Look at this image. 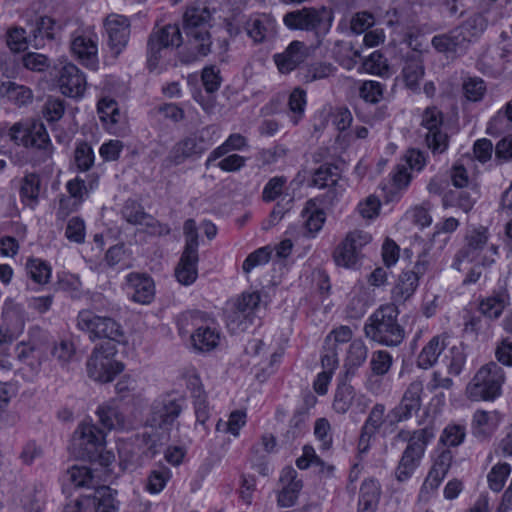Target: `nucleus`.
I'll return each instance as SVG.
<instances>
[{
  "instance_id": "obj_42",
  "label": "nucleus",
  "mask_w": 512,
  "mask_h": 512,
  "mask_svg": "<svg viewBox=\"0 0 512 512\" xmlns=\"http://www.w3.org/2000/svg\"><path fill=\"white\" fill-rule=\"evenodd\" d=\"M333 259L337 266L345 268H355L362 259V256L352 250L350 244L343 240L334 250Z\"/></svg>"
},
{
  "instance_id": "obj_21",
  "label": "nucleus",
  "mask_w": 512,
  "mask_h": 512,
  "mask_svg": "<svg viewBox=\"0 0 512 512\" xmlns=\"http://www.w3.org/2000/svg\"><path fill=\"white\" fill-rule=\"evenodd\" d=\"M98 37L90 30H76L71 36V51L87 66L97 63Z\"/></svg>"
},
{
  "instance_id": "obj_51",
  "label": "nucleus",
  "mask_w": 512,
  "mask_h": 512,
  "mask_svg": "<svg viewBox=\"0 0 512 512\" xmlns=\"http://www.w3.org/2000/svg\"><path fill=\"white\" fill-rule=\"evenodd\" d=\"M354 394V388L351 385L345 383L339 385L335 392L333 409L340 414L346 413L352 404Z\"/></svg>"
},
{
  "instance_id": "obj_53",
  "label": "nucleus",
  "mask_w": 512,
  "mask_h": 512,
  "mask_svg": "<svg viewBox=\"0 0 512 512\" xmlns=\"http://www.w3.org/2000/svg\"><path fill=\"white\" fill-rule=\"evenodd\" d=\"M171 476V471L164 466H160L150 472L147 479V490L150 493H159L165 487Z\"/></svg>"
},
{
  "instance_id": "obj_34",
  "label": "nucleus",
  "mask_w": 512,
  "mask_h": 512,
  "mask_svg": "<svg viewBox=\"0 0 512 512\" xmlns=\"http://www.w3.org/2000/svg\"><path fill=\"white\" fill-rule=\"evenodd\" d=\"M41 191V179L36 173L26 174L20 181L19 194L21 202L31 208L38 204Z\"/></svg>"
},
{
  "instance_id": "obj_60",
  "label": "nucleus",
  "mask_w": 512,
  "mask_h": 512,
  "mask_svg": "<svg viewBox=\"0 0 512 512\" xmlns=\"http://www.w3.org/2000/svg\"><path fill=\"white\" fill-rule=\"evenodd\" d=\"M487 27V20L481 14H476L468 18L461 26L457 29L462 30V34L468 36L470 41L471 37L477 36L482 33Z\"/></svg>"
},
{
  "instance_id": "obj_19",
  "label": "nucleus",
  "mask_w": 512,
  "mask_h": 512,
  "mask_svg": "<svg viewBox=\"0 0 512 512\" xmlns=\"http://www.w3.org/2000/svg\"><path fill=\"white\" fill-rule=\"evenodd\" d=\"M261 296L259 292H246L237 298L234 303L235 310L228 316V326L237 323V328L244 331L253 321V314L259 307Z\"/></svg>"
},
{
  "instance_id": "obj_55",
  "label": "nucleus",
  "mask_w": 512,
  "mask_h": 512,
  "mask_svg": "<svg viewBox=\"0 0 512 512\" xmlns=\"http://www.w3.org/2000/svg\"><path fill=\"white\" fill-rule=\"evenodd\" d=\"M123 218L134 225L144 223V220L149 216L145 213L141 204L135 200H127L122 208Z\"/></svg>"
},
{
  "instance_id": "obj_43",
  "label": "nucleus",
  "mask_w": 512,
  "mask_h": 512,
  "mask_svg": "<svg viewBox=\"0 0 512 512\" xmlns=\"http://www.w3.org/2000/svg\"><path fill=\"white\" fill-rule=\"evenodd\" d=\"M64 24L55 21L50 17H40L36 23V27L33 30V37L35 46H38L37 40L40 37L43 39L44 37L48 39L56 38L57 34L63 29Z\"/></svg>"
},
{
  "instance_id": "obj_16",
  "label": "nucleus",
  "mask_w": 512,
  "mask_h": 512,
  "mask_svg": "<svg viewBox=\"0 0 512 512\" xmlns=\"http://www.w3.org/2000/svg\"><path fill=\"white\" fill-rule=\"evenodd\" d=\"M422 393V381H412L405 390L400 403L387 414L389 424L394 426L399 422L410 419L414 414H416L421 407Z\"/></svg>"
},
{
  "instance_id": "obj_6",
  "label": "nucleus",
  "mask_w": 512,
  "mask_h": 512,
  "mask_svg": "<svg viewBox=\"0 0 512 512\" xmlns=\"http://www.w3.org/2000/svg\"><path fill=\"white\" fill-rule=\"evenodd\" d=\"M76 326L86 333L91 341L106 338L109 342L121 343L124 331L120 323L109 316H100L89 309L79 311Z\"/></svg>"
},
{
  "instance_id": "obj_37",
  "label": "nucleus",
  "mask_w": 512,
  "mask_h": 512,
  "mask_svg": "<svg viewBox=\"0 0 512 512\" xmlns=\"http://www.w3.org/2000/svg\"><path fill=\"white\" fill-rule=\"evenodd\" d=\"M445 348L444 339L434 336L421 350L417 357V366L422 369H429L435 365L439 356Z\"/></svg>"
},
{
  "instance_id": "obj_44",
  "label": "nucleus",
  "mask_w": 512,
  "mask_h": 512,
  "mask_svg": "<svg viewBox=\"0 0 512 512\" xmlns=\"http://www.w3.org/2000/svg\"><path fill=\"white\" fill-rule=\"evenodd\" d=\"M26 270L30 278L41 285L48 283L52 273L51 266L39 258H29L26 263Z\"/></svg>"
},
{
  "instance_id": "obj_12",
  "label": "nucleus",
  "mask_w": 512,
  "mask_h": 512,
  "mask_svg": "<svg viewBox=\"0 0 512 512\" xmlns=\"http://www.w3.org/2000/svg\"><path fill=\"white\" fill-rule=\"evenodd\" d=\"M183 42L180 28L176 24L165 25L153 30L147 41V65L154 70L162 58V52L168 48H178Z\"/></svg>"
},
{
  "instance_id": "obj_15",
  "label": "nucleus",
  "mask_w": 512,
  "mask_h": 512,
  "mask_svg": "<svg viewBox=\"0 0 512 512\" xmlns=\"http://www.w3.org/2000/svg\"><path fill=\"white\" fill-rule=\"evenodd\" d=\"M248 0H218V13L215 16V25H222L232 38L238 36L245 29L247 17L240 6Z\"/></svg>"
},
{
  "instance_id": "obj_61",
  "label": "nucleus",
  "mask_w": 512,
  "mask_h": 512,
  "mask_svg": "<svg viewBox=\"0 0 512 512\" xmlns=\"http://www.w3.org/2000/svg\"><path fill=\"white\" fill-rule=\"evenodd\" d=\"M465 427L459 424L448 425L441 436V441L446 446H459L465 439Z\"/></svg>"
},
{
  "instance_id": "obj_30",
  "label": "nucleus",
  "mask_w": 512,
  "mask_h": 512,
  "mask_svg": "<svg viewBox=\"0 0 512 512\" xmlns=\"http://www.w3.org/2000/svg\"><path fill=\"white\" fill-rule=\"evenodd\" d=\"M282 488L278 494V504L282 507H291L295 504L302 489V481L297 479V471L291 467L282 470L280 476Z\"/></svg>"
},
{
  "instance_id": "obj_49",
  "label": "nucleus",
  "mask_w": 512,
  "mask_h": 512,
  "mask_svg": "<svg viewBox=\"0 0 512 512\" xmlns=\"http://www.w3.org/2000/svg\"><path fill=\"white\" fill-rule=\"evenodd\" d=\"M508 122H512V100L491 118L487 126V133L495 135L505 131L509 126Z\"/></svg>"
},
{
  "instance_id": "obj_36",
  "label": "nucleus",
  "mask_w": 512,
  "mask_h": 512,
  "mask_svg": "<svg viewBox=\"0 0 512 512\" xmlns=\"http://www.w3.org/2000/svg\"><path fill=\"white\" fill-rule=\"evenodd\" d=\"M368 355V348L361 338L351 341L349 344L344 367L347 375H354L355 371L363 365Z\"/></svg>"
},
{
  "instance_id": "obj_46",
  "label": "nucleus",
  "mask_w": 512,
  "mask_h": 512,
  "mask_svg": "<svg viewBox=\"0 0 512 512\" xmlns=\"http://www.w3.org/2000/svg\"><path fill=\"white\" fill-rule=\"evenodd\" d=\"M306 91L296 87L289 95L288 107L292 113L290 120L293 125H297L302 119L306 107Z\"/></svg>"
},
{
  "instance_id": "obj_32",
  "label": "nucleus",
  "mask_w": 512,
  "mask_h": 512,
  "mask_svg": "<svg viewBox=\"0 0 512 512\" xmlns=\"http://www.w3.org/2000/svg\"><path fill=\"white\" fill-rule=\"evenodd\" d=\"M419 277L410 270L403 271L398 282L392 290V299L394 304L404 303L409 299L416 291L419 285Z\"/></svg>"
},
{
  "instance_id": "obj_24",
  "label": "nucleus",
  "mask_w": 512,
  "mask_h": 512,
  "mask_svg": "<svg viewBox=\"0 0 512 512\" xmlns=\"http://www.w3.org/2000/svg\"><path fill=\"white\" fill-rule=\"evenodd\" d=\"M126 289L130 299L139 304H149L154 299L153 279L141 273H129L126 276Z\"/></svg>"
},
{
  "instance_id": "obj_47",
  "label": "nucleus",
  "mask_w": 512,
  "mask_h": 512,
  "mask_svg": "<svg viewBox=\"0 0 512 512\" xmlns=\"http://www.w3.org/2000/svg\"><path fill=\"white\" fill-rule=\"evenodd\" d=\"M385 411L386 408L384 404H375L370 410L368 417L362 426V429L373 434L379 432L380 429L386 425L387 421L389 422V419L385 417ZM388 425L391 426L389 423Z\"/></svg>"
},
{
  "instance_id": "obj_57",
  "label": "nucleus",
  "mask_w": 512,
  "mask_h": 512,
  "mask_svg": "<svg viewBox=\"0 0 512 512\" xmlns=\"http://www.w3.org/2000/svg\"><path fill=\"white\" fill-rule=\"evenodd\" d=\"M510 472L511 467L507 463L495 465L487 476L489 487L493 491L499 492L503 488Z\"/></svg>"
},
{
  "instance_id": "obj_27",
  "label": "nucleus",
  "mask_w": 512,
  "mask_h": 512,
  "mask_svg": "<svg viewBox=\"0 0 512 512\" xmlns=\"http://www.w3.org/2000/svg\"><path fill=\"white\" fill-rule=\"evenodd\" d=\"M425 74L421 53L417 50L409 51L403 59L401 76L405 86L413 92L419 91V82Z\"/></svg>"
},
{
  "instance_id": "obj_56",
  "label": "nucleus",
  "mask_w": 512,
  "mask_h": 512,
  "mask_svg": "<svg viewBox=\"0 0 512 512\" xmlns=\"http://www.w3.org/2000/svg\"><path fill=\"white\" fill-rule=\"evenodd\" d=\"M384 85L378 81H364L359 88L360 97L366 102L378 103L383 98Z\"/></svg>"
},
{
  "instance_id": "obj_8",
  "label": "nucleus",
  "mask_w": 512,
  "mask_h": 512,
  "mask_svg": "<svg viewBox=\"0 0 512 512\" xmlns=\"http://www.w3.org/2000/svg\"><path fill=\"white\" fill-rule=\"evenodd\" d=\"M116 354L114 343L96 346L86 363L88 376L100 383L111 382L124 369V365L115 359Z\"/></svg>"
},
{
  "instance_id": "obj_45",
  "label": "nucleus",
  "mask_w": 512,
  "mask_h": 512,
  "mask_svg": "<svg viewBox=\"0 0 512 512\" xmlns=\"http://www.w3.org/2000/svg\"><path fill=\"white\" fill-rule=\"evenodd\" d=\"M393 365V357L386 350H376L372 352L369 361L371 376H384L386 375Z\"/></svg>"
},
{
  "instance_id": "obj_11",
  "label": "nucleus",
  "mask_w": 512,
  "mask_h": 512,
  "mask_svg": "<svg viewBox=\"0 0 512 512\" xmlns=\"http://www.w3.org/2000/svg\"><path fill=\"white\" fill-rule=\"evenodd\" d=\"M105 444L104 432L95 424L83 421L73 432L70 449L76 457L84 460L97 456V451Z\"/></svg>"
},
{
  "instance_id": "obj_22",
  "label": "nucleus",
  "mask_w": 512,
  "mask_h": 512,
  "mask_svg": "<svg viewBox=\"0 0 512 512\" xmlns=\"http://www.w3.org/2000/svg\"><path fill=\"white\" fill-rule=\"evenodd\" d=\"M433 47L447 58L454 59L463 55L468 48V36L462 34L461 29H453L446 34L436 35L432 38Z\"/></svg>"
},
{
  "instance_id": "obj_20",
  "label": "nucleus",
  "mask_w": 512,
  "mask_h": 512,
  "mask_svg": "<svg viewBox=\"0 0 512 512\" xmlns=\"http://www.w3.org/2000/svg\"><path fill=\"white\" fill-rule=\"evenodd\" d=\"M415 439L416 441L413 440L406 446L395 469V478L399 482H405L412 477L424 456L427 444L419 443V435Z\"/></svg>"
},
{
  "instance_id": "obj_50",
  "label": "nucleus",
  "mask_w": 512,
  "mask_h": 512,
  "mask_svg": "<svg viewBox=\"0 0 512 512\" xmlns=\"http://www.w3.org/2000/svg\"><path fill=\"white\" fill-rule=\"evenodd\" d=\"M95 154L87 142H78L74 150V163L79 171H88L93 165Z\"/></svg>"
},
{
  "instance_id": "obj_48",
  "label": "nucleus",
  "mask_w": 512,
  "mask_h": 512,
  "mask_svg": "<svg viewBox=\"0 0 512 512\" xmlns=\"http://www.w3.org/2000/svg\"><path fill=\"white\" fill-rule=\"evenodd\" d=\"M447 371L450 375L458 376L461 374L466 363V354L463 347L453 346L444 356Z\"/></svg>"
},
{
  "instance_id": "obj_28",
  "label": "nucleus",
  "mask_w": 512,
  "mask_h": 512,
  "mask_svg": "<svg viewBox=\"0 0 512 512\" xmlns=\"http://www.w3.org/2000/svg\"><path fill=\"white\" fill-rule=\"evenodd\" d=\"M307 55L306 45L300 41H293L284 52L274 55V61L281 73L288 74L303 63Z\"/></svg>"
},
{
  "instance_id": "obj_1",
  "label": "nucleus",
  "mask_w": 512,
  "mask_h": 512,
  "mask_svg": "<svg viewBox=\"0 0 512 512\" xmlns=\"http://www.w3.org/2000/svg\"><path fill=\"white\" fill-rule=\"evenodd\" d=\"M218 0H196L187 5L183 14V29L195 56H207L211 51L209 28L215 25Z\"/></svg>"
},
{
  "instance_id": "obj_54",
  "label": "nucleus",
  "mask_w": 512,
  "mask_h": 512,
  "mask_svg": "<svg viewBox=\"0 0 512 512\" xmlns=\"http://www.w3.org/2000/svg\"><path fill=\"white\" fill-rule=\"evenodd\" d=\"M463 92L469 101L478 102L486 93L485 82L481 78L470 77L463 82Z\"/></svg>"
},
{
  "instance_id": "obj_4",
  "label": "nucleus",
  "mask_w": 512,
  "mask_h": 512,
  "mask_svg": "<svg viewBox=\"0 0 512 512\" xmlns=\"http://www.w3.org/2000/svg\"><path fill=\"white\" fill-rule=\"evenodd\" d=\"M332 21L333 15L326 7H304L288 12L283 17L288 29L312 32L318 43L330 31Z\"/></svg>"
},
{
  "instance_id": "obj_38",
  "label": "nucleus",
  "mask_w": 512,
  "mask_h": 512,
  "mask_svg": "<svg viewBox=\"0 0 512 512\" xmlns=\"http://www.w3.org/2000/svg\"><path fill=\"white\" fill-rule=\"evenodd\" d=\"M0 96L7 97L19 106L26 105L33 99V93L30 88L12 81L0 83Z\"/></svg>"
},
{
  "instance_id": "obj_13",
  "label": "nucleus",
  "mask_w": 512,
  "mask_h": 512,
  "mask_svg": "<svg viewBox=\"0 0 512 512\" xmlns=\"http://www.w3.org/2000/svg\"><path fill=\"white\" fill-rule=\"evenodd\" d=\"M184 399L174 395H163L155 399L150 407L147 424L151 427L170 430L183 410Z\"/></svg>"
},
{
  "instance_id": "obj_17",
  "label": "nucleus",
  "mask_w": 512,
  "mask_h": 512,
  "mask_svg": "<svg viewBox=\"0 0 512 512\" xmlns=\"http://www.w3.org/2000/svg\"><path fill=\"white\" fill-rule=\"evenodd\" d=\"M110 52L118 57L130 38V20L123 15L109 14L103 22Z\"/></svg>"
},
{
  "instance_id": "obj_52",
  "label": "nucleus",
  "mask_w": 512,
  "mask_h": 512,
  "mask_svg": "<svg viewBox=\"0 0 512 512\" xmlns=\"http://www.w3.org/2000/svg\"><path fill=\"white\" fill-rule=\"evenodd\" d=\"M16 355L20 362L37 371L40 367V353L30 344L20 343L16 346Z\"/></svg>"
},
{
  "instance_id": "obj_7",
  "label": "nucleus",
  "mask_w": 512,
  "mask_h": 512,
  "mask_svg": "<svg viewBox=\"0 0 512 512\" xmlns=\"http://www.w3.org/2000/svg\"><path fill=\"white\" fill-rule=\"evenodd\" d=\"M9 137L17 145L39 151L43 160L52 155L51 140L45 125L40 121L27 120L15 123L9 129Z\"/></svg>"
},
{
  "instance_id": "obj_18",
  "label": "nucleus",
  "mask_w": 512,
  "mask_h": 512,
  "mask_svg": "<svg viewBox=\"0 0 512 512\" xmlns=\"http://www.w3.org/2000/svg\"><path fill=\"white\" fill-rule=\"evenodd\" d=\"M0 325V344L12 343L24 330L23 310L12 300L4 302Z\"/></svg>"
},
{
  "instance_id": "obj_35",
  "label": "nucleus",
  "mask_w": 512,
  "mask_h": 512,
  "mask_svg": "<svg viewBox=\"0 0 512 512\" xmlns=\"http://www.w3.org/2000/svg\"><path fill=\"white\" fill-rule=\"evenodd\" d=\"M198 253L187 254L183 251L180 261L175 268V277L183 285H191L197 278Z\"/></svg>"
},
{
  "instance_id": "obj_9",
  "label": "nucleus",
  "mask_w": 512,
  "mask_h": 512,
  "mask_svg": "<svg viewBox=\"0 0 512 512\" xmlns=\"http://www.w3.org/2000/svg\"><path fill=\"white\" fill-rule=\"evenodd\" d=\"M213 144L209 137V128H204L196 133L181 139L173 145L169 154L163 160V166L170 168L183 164L188 159H197Z\"/></svg>"
},
{
  "instance_id": "obj_10",
  "label": "nucleus",
  "mask_w": 512,
  "mask_h": 512,
  "mask_svg": "<svg viewBox=\"0 0 512 512\" xmlns=\"http://www.w3.org/2000/svg\"><path fill=\"white\" fill-rule=\"evenodd\" d=\"M117 491L108 486H99L91 494L79 496L65 506L64 512H117L120 502Z\"/></svg>"
},
{
  "instance_id": "obj_2",
  "label": "nucleus",
  "mask_w": 512,
  "mask_h": 512,
  "mask_svg": "<svg viewBox=\"0 0 512 512\" xmlns=\"http://www.w3.org/2000/svg\"><path fill=\"white\" fill-rule=\"evenodd\" d=\"M398 315L396 304L381 305L367 318L363 327L365 337L380 345L398 346L405 338L404 328L398 323Z\"/></svg>"
},
{
  "instance_id": "obj_29",
  "label": "nucleus",
  "mask_w": 512,
  "mask_h": 512,
  "mask_svg": "<svg viewBox=\"0 0 512 512\" xmlns=\"http://www.w3.org/2000/svg\"><path fill=\"white\" fill-rule=\"evenodd\" d=\"M479 197L480 192L477 185L458 190H449L442 198V205L444 208L456 207L464 213H468L473 209Z\"/></svg>"
},
{
  "instance_id": "obj_40",
  "label": "nucleus",
  "mask_w": 512,
  "mask_h": 512,
  "mask_svg": "<svg viewBox=\"0 0 512 512\" xmlns=\"http://www.w3.org/2000/svg\"><path fill=\"white\" fill-rule=\"evenodd\" d=\"M97 415L101 425L107 429H123L125 427V417L118 407L112 404H105L98 408Z\"/></svg>"
},
{
  "instance_id": "obj_14",
  "label": "nucleus",
  "mask_w": 512,
  "mask_h": 512,
  "mask_svg": "<svg viewBox=\"0 0 512 512\" xmlns=\"http://www.w3.org/2000/svg\"><path fill=\"white\" fill-rule=\"evenodd\" d=\"M443 114L436 107H427L421 120V126L427 130L425 142L434 155L442 154L448 148V135L442 131Z\"/></svg>"
},
{
  "instance_id": "obj_63",
  "label": "nucleus",
  "mask_w": 512,
  "mask_h": 512,
  "mask_svg": "<svg viewBox=\"0 0 512 512\" xmlns=\"http://www.w3.org/2000/svg\"><path fill=\"white\" fill-rule=\"evenodd\" d=\"M344 240L346 244H350L352 250L358 252L363 257L362 250L371 242L372 237L364 230L355 229L347 233Z\"/></svg>"
},
{
  "instance_id": "obj_59",
  "label": "nucleus",
  "mask_w": 512,
  "mask_h": 512,
  "mask_svg": "<svg viewBox=\"0 0 512 512\" xmlns=\"http://www.w3.org/2000/svg\"><path fill=\"white\" fill-rule=\"evenodd\" d=\"M85 235L86 231L84 220L78 216L69 219L65 230L66 238L71 242L81 244L85 241Z\"/></svg>"
},
{
  "instance_id": "obj_33",
  "label": "nucleus",
  "mask_w": 512,
  "mask_h": 512,
  "mask_svg": "<svg viewBox=\"0 0 512 512\" xmlns=\"http://www.w3.org/2000/svg\"><path fill=\"white\" fill-rule=\"evenodd\" d=\"M496 417V412L477 410L472 418V434L480 440L490 437L497 427Z\"/></svg>"
},
{
  "instance_id": "obj_23",
  "label": "nucleus",
  "mask_w": 512,
  "mask_h": 512,
  "mask_svg": "<svg viewBox=\"0 0 512 512\" xmlns=\"http://www.w3.org/2000/svg\"><path fill=\"white\" fill-rule=\"evenodd\" d=\"M58 83L62 94L68 97H82L86 90L84 74L72 63H66L60 68Z\"/></svg>"
},
{
  "instance_id": "obj_5",
  "label": "nucleus",
  "mask_w": 512,
  "mask_h": 512,
  "mask_svg": "<svg viewBox=\"0 0 512 512\" xmlns=\"http://www.w3.org/2000/svg\"><path fill=\"white\" fill-rule=\"evenodd\" d=\"M505 376L495 362L482 366L466 387L467 397L472 401H492L501 395Z\"/></svg>"
},
{
  "instance_id": "obj_58",
  "label": "nucleus",
  "mask_w": 512,
  "mask_h": 512,
  "mask_svg": "<svg viewBox=\"0 0 512 512\" xmlns=\"http://www.w3.org/2000/svg\"><path fill=\"white\" fill-rule=\"evenodd\" d=\"M271 250L269 247H261L247 256L244 260L242 269L244 273H250L255 267L264 265L269 262Z\"/></svg>"
},
{
  "instance_id": "obj_39",
  "label": "nucleus",
  "mask_w": 512,
  "mask_h": 512,
  "mask_svg": "<svg viewBox=\"0 0 512 512\" xmlns=\"http://www.w3.org/2000/svg\"><path fill=\"white\" fill-rule=\"evenodd\" d=\"M64 478L75 488H93V490L97 488L95 477L91 469L86 466H72L66 471Z\"/></svg>"
},
{
  "instance_id": "obj_41",
  "label": "nucleus",
  "mask_w": 512,
  "mask_h": 512,
  "mask_svg": "<svg viewBox=\"0 0 512 512\" xmlns=\"http://www.w3.org/2000/svg\"><path fill=\"white\" fill-rule=\"evenodd\" d=\"M340 179V169L337 165L323 164L315 170L312 178L314 186L319 188L330 187L335 185Z\"/></svg>"
},
{
  "instance_id": "obj_25",
  "label": "nucleus",
  "mask_w": 512,
  "mask_h": 512,
  "mask_svg": "<svg viewBox=\"0 0 512 512\" xmlns=\"http://www.w3.org/2000/svg\"><path fill=\"white\" fill-rule=\"evenodd\" d=\"M245 31L254 43H263L277 33L276 20L268 14H256L247 17Z\"/></svg>"
},
{
  "instance_id": "obj_3",
  "label": "nucleus",
  "mask_w": 512,
  "mask_h": 512,
  "mask_svg": "<svg viewBox=\"0 0 512 512\" xmlns=\"http://www.w3.org/2000/svg\"><path fill=\"white\" fill-rule=\"evenodd\" d=\"M489 232L486 227L480 226L469 230L465 236V245L455 255L453 267L460 270L464 261L476 263L482 267H490L499 256V246L488 243Z\"/></svg>"
},
{
  "instance_id": "obj_31",
  "label": "nucleus",
  "mask_w": 512,
  "mask_h": 512,
  "mask_svg": "<svg viewBox=\"0 0 512 512\" xmlns=\"http://www.w3.org/2000/svg\"><path fill=\"white\" fill-rule=\"evenodd\" d=\"M191 341L195 349L208 352L219 345L220 333L213 323H208L207 320H205L204 323L198 325L192 333Z\"/></svg>"
},
{
  "instance_id": "obj_26",
  "label": "nucleus",
  "mask_w": 512,
  "mask_h": 512,
  "mask_svg": "<svg viewBox=\"0 0 512 512\" xmlns=\"http://www.w3.org/2000/svg\"><path fill=\"white\" fill-rule=\"evenodd\" d=\"M508 306H510V295L506 282H503L480 301L479 310L487 318L498 319Z\"/></svg>"
},
{
  "instance_id": "obj_62",
  "label": "nucleus",
  "mask_w": 512,
  "mask_h": 512,
  "mask_svg": "<svg viewBox=\"0 0 512 512\" xmlns=\"http://www.w3.org/2000/svg\"><path fill=\"white\" fill-rule=\"evenodd\" d=\"M306 420L307 415L304 411H295L290 419L289 429L287 430L286 438L288 440H294L301 436L306 430Z\"/></svg>"
},
{
  "instance_id": "obj_64",
  "label": "nucleus",
  "mask_w": 512,
  "mask_h": 512,
  "mask_svg": "<svg viewBox=\"0 0 512 512\" xmlns=\"http://www.w3.org/2000/svg\"><path fill=\"white\" fill-rule=\"evenodd\" d=\"M64 101L59 98H48L43 106V115L48 122H55L64 114Z\"/></svg>"
}]
</instances>
